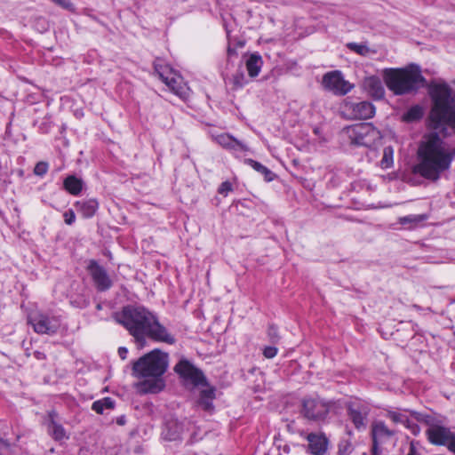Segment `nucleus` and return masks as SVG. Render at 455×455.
Returning a JSON list of instances; mask_svg holds the SVG:
<instances>
[{
    "label": "nucleus",
    "instance_id": "nucleus-1",
    "mask_svg": "<svg viewBox=\"0 0 455 455\" xmlns=\"http://www.w3.org/2000/svg\"><path fill=\"white\" fill-rule=\"evenodd\" d=\"M429 95L432 106L428 118L433 131L422 137L412 172L436 182L449 172L455 159V147L445 140L449 129L455 134V95L445 83L431 86Z\"/></svg>",
    "mask_w": 455,
    "mask_h": 455
},
{
    "label": "nucleus",
    "instance_id": "nucleus-2",
    "mask_svg": "<svg viewBox=\"0 0 455 455\" xmlns=\"http://www.w3.org/2000/svg\"><path fill=\"white\" fill-rule=\"evenodd\" d=\"M114 318L134 338L139 348L146 346L147 338L170 345L176 341L157 316L142 306H125L114 315Z\"/></svg>",
    "mask_w": 455,
    "mask_h": 455
},
{
    "label": "nucleus",
    "instance_id": "nucleus-3",
    "mask_svg": "<svg viewBox=\"0 0 455 455\" xmlns=\"http://www.w3.org/2000/svg\"><path fill=\"white\" fill-rule=\"evenodd\" d=\"M168 368V354L159 349L141 356L132 364V374L137 378L152 377L140 384V390L143 393L156 394L162 391L165 386L161 378Z\"/></svg>",
    "mask_w": 455,
    "mask_h": 455
},
{
    "label": "nucleus",
    "instance_id": "nucleus-4",
    "mask_svg": "<svg viewBox=\"0 0 455 455\" xmlns=\"http://www.w3.org/2000/svg\"><path fill=\"white\" fill-rule=\"evenodd\" d=\"M383 79L387 87L395 95L416 92L427 82L419 67L414 64L404 68H385Z\"/></svg>",
    "mask_w": 455,
    "mask_h": 455
},
{
    "label": "nucleus",
    "instance_id": "nucleus-5",
    "mask_svg": "<svg viewBox=\"0 0 455 455\" xmlns=\"http://www.w3.org/2000/svg\"><path fill=\"white\" fill-rule=\"evenodd\" d=\"M411 416L417 422L427 427L426 435L430 443L438 446H445L455 454V433L444 425L443 419L435 413H423L411 411Z\"/></svg>",
    "mask_w": 455,
    "mask_h": 455
},
{
    "label": "nucleus",
    "instance_id": "nucleus-6",
    "mask_svg": "<svg viewBox=\"0 0 455 455\" xmlns=\"http://www.w3.org/2000/svg\"><path fill=\"white\" fill-rule=\"evenodd\" d=\"M350 144L371 147L379 138V132L369 123H360L344 129Z\"/></svg>",
    "mask_w": 455,
    "mask_h": 455
},
{
    "label": "nucleus",
    "instance_id": "nucleus-7",
    "mask_svg": "<svg viewBox=\"0 0 455 455\" xmlns=\"http://www.w3.org/2000/svg\"><path fill=\"white\" fill-rule=\"evenodd\" d=\"M375 107L367 100H355L350 97L346 98L340 111L347 119H369L375 115Z\"/></svg>",
    "mask_w": 455,
    "mask_h": 455
},
{
    "label": "nucleus",
    "instance_id": "nucleus-8",
    "mask_svg": "<svg viewBox=\"0 0 455 455\" xmlns=\"http://www.w3.org/2000/svg\"><path fill=\"white\" fill-rule=\"evenodd\" d=\"M174 371L186 385L190 384L194 387H199L201 385L207 384V379L204 372L185 358L180 360L175 365Z\"/></svg>",
    "mask_w": 455,
    "mask_h": 455
},
{
    "label": "nucleus",
    "instance_id": "nucleus-9",
    "mask_svg": "<svg viewBox=\"0 0 455 455\" xmlns=\"http://www.w3.org/2000/svg\"><path fill=\"white\" fill-rule=\"evenodd\" d=\"M28 322L38 334L53 335L60 327L59 317L39 312L29 315Z\"/></svg>",
    "mask_w": 455,
    "mask_h": 455
},
{
    "label": "nucleus",
    "instance_id": "nucleus-10",
    "mask_svg": "<svg viewBox=\"0 0 455 455\" xmlns=\"http://www.w3.org/2000/svg\"><path fill=\"white\" fill-rule=\"evenodd\" d=\"M332 403L319 397L305 398L302 401V414L310 420H323L329 413Z\"/></svg>",
    "mask_w": 455,
    "mask_h": 455
},
{
    "label": "nucleus",
    "instance_id": "nucleus-11",
    "mask_svg": "<svg viewBox=\"0 0 455 455\" xmlns=\"http://www.w3.org/2000/svg\"><path fill=\"white\" fill-rule=\"evenodd\" d=\"M322 84L325 90L339 96L347 94L353 88V85L344 79L342 73L339 70L324 74Z\"/></svg>",
    "mask_w": 455,
    "mask_h": 455
},
{
    "label": "nucleus",
    "instance_id": "nucleus-12",
    "mask_svg": "<svg viewBox=\"0 0 455 455\" xmlns=\"http://www.w3.org/2000/svg\"><path fill=\"white\" fill-rule=\"evenodd\" d=\"M87 270L89 271L98 291H106L112 287L113 281L108 275L107 270L96 260L92 259L90 261Z\"/></svg>",
    "mask_w": 455,
    "mask_h": 455
},
{
    "label": "nucleus",
    "instance_id": "nucleus-13",
    "mask_svg": "<svg viewBox=\"0 0 455 455\" xmlns=\"http://www.w3.org/2000/svg\"><path fill=\"white\" fill-rule=\"evenodd\" d=\"M216 387L211 386L208 381L206 385H201L196 400V406L208 414H212L215 411L213 402L216 399Z\"/></svg>",
    "mask_w": 455,
    "mask_h": 455
},
{
    "label": "nucleus",
    "instance_id": "nucleus-14",
    "mask_svg": "<svg viewBox=\"0 0 455 455\" xmlns=\"http://www.w3.org/2000/svg\"><path fill=\"white\" fill-rule=\"evenodd\" d=\"M394 435L395 432L390 430L384 422L378 421L374 423L371 428L372 455H380L379 446L389 441Z\"/></svg>",
    "mask_w": 455,
    "mask_h": 455
},
{
    "label": "nucleus",
    "instance_id": "nucleus-15",
    "mask_svg": "<svg viewBox=\"0 0 455 455\" xmlns=\"http://www.w3.org/2000/svg\"><path fill=\"white\" fill-rule=\"evenodd\" d=\"M347 411L349 419L357 429L365 428V421L369 413V409L366 405L357 401L350 402L347 404Z\"/></svg>",
    "mask_w": 455,
    "mask_h": 455
},
{
    "label": "nucleus",
    "instance_id": "nucleus-16",
    "mask_svg": "<svg viewBox=\"0 0 455 455\" xmlns=\"http://www.w3.org/2000/svg\"><path fill=\"white\" fill-rule=\"evenodd\" d=\"M307 451L311 455H324L328 451L329 440L322 432L309 433L306 436Z\"/></svg>",
    "mask_w": 455,
    "mask_h": 455
},
{
    "label": "nucleus",
    "instance_id": "nucleus-17",
    "mask_svg": "<svg viewBox=\"0 0 455 455\" xmlns=\"http://www.w3.org/2000/svg\"><path fill=\"white\" fill-rule=\"evenodd\" d=\"M411 411H388L387 417L395 423L403 424L412 435H417L420 432V427L417 424L416 419L411 416Z\"/></svg>",
    "mask_w": 455,
    "mask_h": 455
},
{
    "label": "nucleus",
    "instance_id": "nucleus-18",
    "mask_svg": "<svg viewBox=\"0 0 455 455\" xmlns=\"http://www.w3.org/2000/svg\"><path fill=\"white\" fill-rule=\"evenodd\" d=\"M58 414L55 411H50L47 414V429L50 435L55 441H61L63 439H68V436L66 435V431L61 424L57 421Z\"/></svg>",
    "mask_w": 455,
    "mask_h": 455
},
{
    "label": "nucleus",
    "instance_id": "nucleus-19",
    "mask_svg": "<svg viewBox=\"0 0 455 455\" xmlns=\"http://www.w3.org/2000/svg\"><path fill=\"white\" fill-rule=\"evenodd\" d=\"M363 87L367 93L375 100H380L385 95V89L377 76L367 77L363 82Z\"/></svg>",
    "mask_w": 455,
    "mask_h": 455
},
{
    "label": "nucleus",
    "instance_id": "nucleus-20",
    "mask_svg": "<svg viewBox=\"0 0 455 455\" xmlns=\"http://www.w3.org/2000/svg\"><path fill=\"white\" fill-rule=\"evenodd\" d=\"M217 143L223 147L224 148L232 150L234 152L237 151H247L248 148L246 145L237 140L234 137L229 134H220L215 138Z\"/></svg>",
    "mask_w": 455,
    "mask_h": 455
},
{
    "label": "nucleus",
    "instance_id": "nucleus-21",
    "mask_svg": "<svg viewBox=\"0 0 455 455\" xmlns=\"http://www.w3.org/2000/svg\"><path fill=\"white\" fill-rule=\"evenodd\" d=\"M76 211L85 219L92 218L99 208V203L96 199H84L75 203Z\"/></svg>",
    "mask_w": 455,
    "mask_h": 455
},
{
    "label": "nucleus",
    "instance_id": "nucleus-22",
    "mask_svg": "<svg viewBox=\"0 0 455 455\" xmlns=\"http://www.w3.org/2000/svg\"><path fill=\"white\" fill-rule=\"evenodd\" d=\"M84 182L76 175H68L63 181V188L72 196H78L84 189Z\"/></svg>",
    "mask_w": 455,
    "mask_h": 455
},
{
    "label": "nucleus",
    "instance_id": "nucleus-23",
    "mask_svg": "<svg viewBox=\"0 0 455 455\" xmlns=\"http://www.w3.org/2000/svg\"><path fill=\"white\" fill-rule=\"evenodd\" d=\"M246 69L251 77H256L261 69L263 60L259 53H252L246 60Z\"/></svg>",
    "mask_w": 455,
    "mask_h": 455
},
{
    "label": "nucleus",
    "instance_id": "nucleus-24",
    "mask_svg": "<svg viewBox=\"0 0 455 455\" xmlns=\"http://www.w3.org/2000/svg\"><path fill=\"white\" fill-rule=\"evenodd\" d=\"M244 164L250 165L259 173H261L266 181L269 182L275 179V173L260 163L251 158H246L244 159Z\"/></svg>",
    "mask_w": 455,
    "mask_h": 455
},
{
    "label": "nucleus",
    "instance_id": "nucleus-25",
    "mask_svg": "<svg viewBox=\"0 0 455 455\" xmlns=\"http://www.w3.org/2000/svg\"><path fill=\"white\" fill-rule=\"evenodd\" d=\"M427 219L426 214H412L408 216L400 217L398 223L402 226H406L408 228H414L419 223L423 222Z\"/></svg>",
    "mask_w": 455,
    "mask_h": 455
},
{
    "label": "nucleus",
    "instance_id": "nucleus-26",
    "mask_svg": "<svg viewBox=\"0 0 455 455\" xmlns=\"http://www.w3.org/2000/svg\"><path fill=\"white\" fill-rule=\"evenodd\" d=\"M164 83L177 95L182 96L184 94V87L181 85L180 77L174 72L172 75L164 77Z\"/></svg>",
    "mask_w": 455,
    "mask_h": 455
},
{
    "label": "nucleus",
    "instance_id": "nucleus-27",
    "mask_svg": "<svg viewBox=\"0 0 455 455\" xmlns=\"http://www.w3.org/2000/svg\"><path fill=\"white\" fill-rule=\"evenodd\" d=\"M346 46L351 52L363 57H368L370 55L376 54L377 52L376 50L371 49L365 43L357 44L351 42L347 43Z\"/></svg>",
    "mask_w": 455,
    "mask_h": 455
},
{
    "label": "nucleus",
    "instance_id": "nucleus-28",
    "mask_svg": "<svg viewBox=\"0 0 455 455\" xmlns=\"http://www.w3.org/2000/svg\"><path fill=\"white\" fill-rule=\"evenodd\" d=\"M154 69L163 82L164 81V77L172 75L173 72V69L159 58H156L154 61Z\"/></svg>",
    "mask_w": 455,
    "mask_h": 455
},
{
    "label": "nucleus",
    "instance_id": "nucleus-29",
    "mask_svg": "<svg viewBox=\"0 0 455 455\" xmlns=\"http://www.w3.org/2000/svg\"><path fill=\"white\" fill-rule=\"evenodd\" d=\"M423 116V108L419 105L410 108L403 116V120L407 123L419 121Z\"/></svg>",
    "mask_w": 455,
    "mask_h": 455
},
{
    "label": "nucleus",
    "instance_id": "nucleus-30",
    "mask_svg": "<svg viewBox=\"0 0 455 455\" xmlns=\"http://www.w3.org/2000/svg\"><path fill=\"white\" fill-rule=\"evenodd\" d=\"M115 407V402L110 397H104L92 403V409L98 414H102L105 409L112 410Z\"/></svg>",
    "mask_w": 455,
    "mask_h": 455
},
{
    "label": "nucleus",
    "instance_id": "nucleus-31",
    "mask_svg": "<svg viewBox=\"0 0 455 455\" xmlns=\"http://www.w3.org/2000/svg\"><path fill=\"white\" fill-rule=\"evenodd\" d=\"M394 149L391 146L386 147L383 149V156L380 160V167L382 169L390 168L393 165Z\"/></svg>",
    "mask_w": 455,
    "mask_h": 455
},
{
    "label": "nucleus",
    "instance_id": "nucleus-32",
    "mask_svg": "<svg viewBox=\"0 0 455 455\" xmlns=\"http://www.w3.org/2000/svg\"><path fill=\"white\" fill-rule=\"evenodd\" d=\"M231 82L234 89H239L243 87L248 83L243 70H236V72L233 75L231 78Z\"/></svg>",
    "mask_w": 455,
    "mask_h": 455
},
{
    "label": "nucleus",
    "instance_id": "nucleus-33",
    "mask_svg": "<svg viewBox=\"0 0 455 455\" xmlns=\"http://www.w3.org/2000/svg\"><path fill=\"white\" fill-rule=\"evenodd\" d=\"M407 455H424V449L419 442L411 441Z\"/></svg>",
    "mask_w": 455,
    "mask_h": 455
},
{
    "label": "nucleus",
    "instance_id": "nucleus-34",
    "mask_svg": "<svg viewBox=\"0 0 455 455\" xmlns=\"http://www.w3.org/2000/svg\"><path fill=\"white\" fill-rule=\"evenodd\" d=\"M352 451V445L348 441H341L339 443V455H349Z\"/></svg>",
    "mask_w": 455,
    "mask_h": 455
},
{
    "label": "nucleus",
    "instance_id": "nucleus-35",
    "mask_svg": "<svg viewBox=\"0 0 455 455\" xmlns=\"http://www.w3.org/2000/svg\"><path fill=\"white\" fill-rule=\"evenodd\" d=\"M48 172V164L46 162H39L34 168V173L37 176H44Z\"/></svg>",
    "mask_w": 455,
    "mask_h": 455
},
{
    "label": "nucleus",
    "instance_id": "nucleus-36",
    "mask_svg": "<svg viewBox=\"0 0 455 455\" xmlns=\"http://www.w3.org/2000/svg\"><path fill=\"white\" fill-rule=\"evenodd\" d=\"M267 335L270 341L274 344L277 343L280 339V336L278 334V330L275 326L271 325L267 330Z\"/></svg>",
    "mask_w": 455,
    "mask_h": 455
},
{
    "label": "nucleus",
    "instance_id": "nucleus-37",
    "mask_svg": "<svg viewBox=\"0 0 455 455\" xmlns=\"http://www.w3.org/2000/svg\"><path fill=\"white\" fill-rule=\"evenodd\" d=\"M60 7L73 12L75 10L74 4L70 0H51Z\"/></svg>",
    "mask_w": 455,
    "mask_h": 455
},
{
    "label": "nucleus",
    "instance_id": "nucleus-38",
    "mask_svg": "<svg viewBox=\"0 0 455 455\" xmlns=\"http://www.w3.org/2000/svg\"><path fill=\"white\" fill-rule=\"evenodd\" d=\"M64 221L67 225H72L76 221V214L72 209L66 211L63 213Z\"/></svg>",
    "mask_w": 455,
    "mask_h": 455
},
{
    "label": "nucleus",
    "instance_id": "nucleus-39",
    "mask_svg": "<svg viewBox=\"0 0 455 455\" xmlns=\"http://www.w3.org/2000/svg\"><path fill=\"white\" fill-rule=\"evenodd\" d=\"M277 354V348L273 346L266 347L263 349V355L266 358L271 359L274 358Z\"/></svg>",
    "mask_w": 455,
    "mask_h": 455
},
{
    "label": "nucleus",
    "instance_id": "nucleus-40",
    "mask_svg": "<svg viewBox=\"0 0 455 455\" xmlns=\"http://www.w3.org/2000/svg\"><path fill=\"white\" fill-rule=\"evenodd\" d=\"M232 190V185L228 181L222 182L219 188V193L227 196L229 191Z\"/></svg>",
    "mask_w": 455,
    "mask_h": 455
},
{
    "label": "nucleus",
    "instance_id": "nucleus-41",
    "mask_svg": "<svg viewBox=\"0 0 455 455\" xmlns=\"http://www.w3.org/2000/svg\"><path fill=\"white\" fill-rule=\"evenodd\" d=\"M127 354H128V349H127L126 347H120L118 348V355H119V356H120L123 360H124V359L126 358Z\"/></svg>",
    "mask_w": 455,
    "mask_h": 455
},
{
    "label": "nucleus",
    "instance_id": "nucleus-42",
    "mask_svg": "<svg viewBox=\"0 0 455 455\" xmlns=\"http://www.w3.org/2000/svg\"><path fill=\"white\" fill-rule=\"evenodd\" d=\"M164 438L168 441H174L179 438V434H177V433L166 434Z\"/></svg>",
    "mask_w": 455,
    "mask_h": 455
},
{
    "label": "nucleus",
    "instance_id": "nucleus-43",
    "mask_svg": "<svg viewBox=\"0 0 455 455\" xmlns=\"http://www.w3.org/2000/svg\"><path fill=\"white\" fill-rule=\"evenodd\" d=\"M116 424L119 425V426H124L126 424V418L124 415H122L120 417H118L116 420Z\"/></svg>",
    "mask_w": 455,
    "mask_h": 455
},
{
    "label": "nucleus",
    "instance_id": "nucleus-44",
    "mask_svg": "<svg viewBox=\"0 0 455 455\" xmlns=\"http://www.w3.org/2000/svg\"><path fill=\"white\" fill-rule=\"evenodd\" d=\"M23 174V171L22 170H20L19 171V175H22Z\"/></svg>",
    "mask_w": 455,
    "mask_h": 455
},
{
    "label": "nucleus",
    "instance_id": "nucleus-45",
    "mask_svg": "<svg viewBox=\"0 0 455 455\" xmlns=\"http://www.w3.org/2000/svg\"><path fill=\"white\" fill-rule=\"evenodd\" d=\"M97 309H101V306L100 304L97 305Z\"/></svg>",
    "mask_w": 455,
    "mask_h": 455
},
{
    "label": "nucleus",
    "instance_id": "nucleus-46",
    "mask_svg": "<svg viewBox=\"0 0 455 455\" xmlns=\"http://www.w3.org/2000/svg\"><path fill=\"white\" fill-rule=\"evenodd\" d=\"M0 455H3L1 451H0Z\"/></svg>",
    "mask_w": 455,
    "mask_h": 455
}]
</instances>
